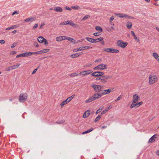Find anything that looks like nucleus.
I'll return each mask as SVG.
<instances>
[{
  "label": "nucleus",
  "instance_id": "obj_1",
  "mask_svg": "<svg viewBox=\"0 0 159 159\" xmlns=\"http://www.w3.org/2000/svg\"><path fill=\"white\" fill-rule=\"evenodd\" d=\"M157 77L156 75H150L149 77V84H152L157 81Z\"/></svg>",
  "mask_w": 159,
  "mask_h": 159
},
{
  "label": "nucleus",
  "instance_id": "obj_2",
  "mask_svg": "<svg viewBox=\"0 0 159 159\" xmlns=\"http://www.w3.org/2000/svg\"><path fill=\"white\" fill-rule=\"evenodd\" d=\"M112 77L109 75H103L101 77L100 82L102 84H105L108 82V79H111Z\"/></svg>",
  "mask_w": 159,
  "mask_h": 159
},
{
  "label": "nucleus",
  "instance_id": "obj_3",
  "mask_svg": "<svg viewBox=\"0 0 159 159\" xmlns=\"http://www.w3.org/2000/svg\"><path fill=\"white\" fill-rule=\"evenodd\" d=\"M92 87L93 88L94 90L97 92H100L103 88V86L97 84H93L92 85Z\"/></svg>",
  "mask_w": 159,
  "mask_h": 159
},
{
  "label": "nucleus",
  "instance_id": "obj_4",
  "mask_svg": "<svg viewBox=\"0 0 159 159\" xmlns=\"http://www.w3.org/2000/svg\"><path fill=\"white\" fill-rule=\"evenodd\" d=\"M27 95L26 93H21L19 97V100L20 102H23L26 100Z\"/></svg>",
  "mask_w": 159,
  "mask_h": 159
},
{
  "label": "nucleus",
  "instance_id": "obj_5",
  "mask_svg": "<svg viewBox=\"0 0 159 159\" xmlns=\"http://www.w3.org/2000/svg\"><path fill=\"white\" fill-rule=\"evenodd\" d=\"M117 46L122 48H125L128 45L127 42H124L121 40H118L116 43Z\"/></svg>",
  "mask_w": 159,
  "mask_h": 159
},
{
  "label": "nucleus",
  "instance_id": "obj_6",
  "mask_svg": "<svg viewBox=\"0 0 159 159\" xmlns=\"http://www.w3.org/2000/svg\"><path fill=\"white\" fill-rule=\"evenodd\" d=\"M92 48V47L90 46H86L85 47H82L78 48L75 49L73 50V51L74 52H76L77 51L83 50H84L87 49H91Z\"/></svg>",
  "mask_w": 159,
  "mask_h": 159
},
{
  "label": "nucleus",
  "instance_id": "obj_7",
  "mask_svg": "<svg viewBox=\"0 0 159 159\" xmlns=\"http://www.w3.org/2000/svg\"><path fill=\"white\" fill-rule=\"evenodd\" d=\"M91 75L93 76L101 77L104 75V73L102 72L97 71L93 73H92Z\"/></svg>",
  "mask_w": 159,
  "mask_h": 159
},
{
  "label": "nucleus",
  "instance_id": "obj_8",
  "mask_svg": "<svg viewBox=\"0 0 159 159\" xmlns=\"http://www.w3.org/2000/svg\"><path fill=\"white\" fill-rule=\"evenodd\" d=\"M115 90L114 88L109 89L107 90H102V95L108 94L110 93L111 92L114 91Z\"/></svg>",
  "mask_w": 159,
  "mask_h": 159
},
{
  "label": "nucleus",
  "instance_id": "obj_9",
  "mask_svg": "<svg viewBox=\"0 0 159 159\" xmlns=\"http://www.w3.org/2000/svg\"><path fill=\"white\" fill-rule=\"evenodd\" d=\"M117 15L119 16L121 18H131V19H133L134 17H131L130 16H129L128 15H127L126 14H122V13H119L117 14Z\"/></svg>",
  "mask_w": 159,
  "mask_h": 159
},
{
  "label": "nucleus",
  "instance_id": "obj_10",
  "mask_svg": "<svg viewBox=\"0 0 159 159\" xmlns=\"http://www.w3.org/2000/svg\"><path fill=\"white\" fill-rule=\"evenodd\" d=\"M140 98L139 97L138 94H135L133 96V100L134 102H136L139 101Z\"/></svg>",
  "mask_w": 159,
  "mask_h": 159
},
{
  "label": "nucleus",
  "instance_id": "obj_11",
  "mask_svg": "<svg viewBox=\"0 0 159 159\" xmlns=\"http://www.w3.org/2000/svg\"><path fill=\"white\" fill-rule=\"evenodd\" d=\"M158 135L157 134H155L153 136H152L149 139L148 143H152L154 141H155V139L157 138V137Z\"/></svg>",
  "mask_w": 159,
  "mask_h": 159
},
{
  "label": "nucleus",
  "instance_id": "obj_12",
  "mask_svg": "<svg viewBox=\"0 0 159 159\" xmlns=\"http://www.w3.org/2000/svg\"><path fill=\"white\" fill-rule=\"evenodd\" d=\"M92 72L93 71L91 70H88L80 72V74L83 73L82 75L84 76L86 75H89L90 73H92Z\"/></svg>",
  "mask_w": 159,
  "mask_h": 159
},
{
  "label": "nucleus",
  "instance_id": "obj_13",
  "mask_svg": "<svg viewBox=\"0 0 159 159\" xmlns=\"http://www.w3.org/2000/svg\"><path fill=\"white\" fill-rule=\"evenodd\" d=\"M102 93H98L94 94L93 95V96L94 97L95 100L97 99H98V98H99L100 97L102 96Z\"/></svg>",
  "mask_w": 159,
  "mask_h": 159
},
{
  "label": "nucleus",
  "instance_id": "obj_14",
  "mask_svg": "<svg viewBox=\"0 0 159 159\" xmlns=\"http://www.w3.org/2000/svg\"><path fill=\"white\" fill-rule=\"evenodd\" d=\"M152 56L159 63V56L158 54L156 52H154L152 53Z\"/></svg>",
  "mask_w": 159,
  "mask_h": 159
},
{
  "label": "nucleus",
  "instance_id": "obj_15",
  "mask_svg": "<svg viewBox=\"0 0 159 159\" xmlns=\"http://www.w3.org/2000/svg\"><path fill=\"white\" fill-rule=\"evenodd\" d=\"M90 114V111L89 110L86 111L83 114V118H86L89 116Z\"/></svg>",
  "mask_w": 159,
  "mask_h": 159
},
{
  "label": "nucleus",
  "instance_id": "obj_16",
  "mask_svg": "<svg viewBox=\"0 0 159 159\" xmlns=\"http://www.w3.org/2000/svg\"><path fill=\"white\" fill-rule=\"evenodd\" d=\"M100 70H103L107 69V65L106 64H101L99 65Z\"/></svg>",
  "mask_w": 159,
  "mask_h": 159
},
{
  "label": "nucleus",
  "instance_id": "obj_17",
  "mask_svg": "<svg viewBox=\"0 0 159 159\" xmlns=\"http://www.w3.org/2000/svg\"><path fill=\"white\" fill-rule=\"evenodd\" d=\"M45 39L42 36L39 37L38 38V41L40 43H42L43 42Z\"/></svg>",
  "mask_w": 159,
  "mask_h": 159
},
{
  "label": "nucleus",
  "instance_id": "obj_18",
  "mask_svg": "<svg viewBox=\"0 0 159 159\" xmlns=\"http://www.w3.org/2000/svg\"><path fill=\"white\" fill-rule=\"evenodd\" d=\"M54 10L58 12H61L63 11L62 9L60 7H55Z\"/></svg>",
  "mask_w": 159,
  "mask_h": 159
},
{
  "label": "nucleus",
  "instance_id": "obj_19",
  "mask_svg": "<svg viewBox=\"0 0 159 159\" xmlns=\"http://www.w3.org/2000/svg\"><path fill=\"white\" fill-rule=\"evenodd\" d=\"M86 40L89 42L92 43H95V40L94 39L89 37H86Z\"/></svg>",
  "mask_w": 159,
  "mask_h": 159
},
{
  "label": "nucleus",
  "instance_id": "obj_20",
  "mask_svg": "<svg viewBox=\"0 0 159 159\" xmlns=\"http://www.w3.org/2000/svg\"><path fill=\"white\" fill-rule=\"evenodd\" d=\"M35 20V19L32 17L29 18L25 19V22H29L30 21H33Z\"/></svg>",
  "mask_w": 159,
  "mask_h": 159
},
{
  "label": "nucleus",
  "instance_id": "obj_21",
  "mask_svg": "<svg viewBox=\"0 0 159 159\" xmlns=\"http://www.w3.org/2000/svg\"><path fill=\"white\" fill-rule=\"evenodd\" d=\"M20 64H17L16 65L10 66L11 69L12 70H14L20 66Z\"/></svg>",
  "mask_w": 159,
  "mask_h": 159
},
{
  "label": "nucleus",
  "instance_id": "obj_22",
  "mask_svg": "<svg viewBox=\"0 0 159 159\" xmlns=\"http://www.w3.org/2000/svg\"><path fill=\"white\" fill-rule=\"evenodd\" d=\"M95 100L93 95L88 100H86L85 102L86 103H88L92 102L93 101Z\"/></svg>",
  "mask_w": 159,
  "mask_h": 159
},
{
  "label": "nucleus",
  "instance_id": "obj_23",
  "mask_svg": "<svg viewBox=\"0 0 159 159\" xmlns=\"http://www.w3.org/2000/svg\"><path fill=\"white\" fill-rule=\"evenodd\" d=\"M111 108H112L111 106H110L109 107H107V109H105L104 110L102 111L101 112V114L102 115V114H105L107 111H108L109 110H110V109H111Z\"/></svg>",
  "mask_w": 159,
  "mask_h": 159
},
{
  "label": "nucleus",
  "instance_id": "obj_24",
  "mask_svg": "<svg viewBox=\"0 0 159 159\" xmlns=\"http://www.w3.org/2000/svg\"><path fill=\"white\" fill-rule=\"evenodd\" d=\"M33 55L32 52H25L23 53L24 57L30 56Z\"/></svg>",
  "mask_w": 159,
  "mask_h": 159
},
{
  "label": "nucleus",
  "instance_id": "obj_25",
  "mask_svg": "<svg viewBox=\"0 0 159 159\" xmlns=\"http://www.w3.org/2000/svg\"><path fill=\"white\" fill-rule=\"evenodd\" d=\"M126 26L129 29H130L131 28L132 26V23L131 22L128 21L126 23Z\"/></svg>",
  "mask_w": 159,
  "mask_h": 159
},
{
  "label": "nucleus",
  "instance_id": "obj_26",
  "mask_svg": "<svg viewBox=\"0 0 159 159\" xmlns=\"http://www.w3.org/2000/svg\"><path fill=\"white\" fill-rule=\"evenodd\" d=\"M112 48H106L103 50V51H105L107 52H111V53Z\"/></svg>",
  "mask_w": 159,
  "mask_h": 159
},
{
  "label": "nucleus",
  "instance_id": "obj_27",
  "mask_svg": "<svg viewBox=\"0 0 159 159\" xmlns=\"http://www.w3.org/2000/svg\"><path fill=\"white\" fill-rule=\"evenodd\" d=\"M103 38L102 37H100L96 39H95V43H96L100 41H101L103 40Z\"/></svg>",
  "mask_w": 159,
  "mask_h": 159
},
{
  "label": "nucleus",
  "instance_id": "obj_28",
  "mask_svg": "<svg viewBox=\"0 0 159 159\" xmlns=\"http://www.w3.org/2000/svg\"><path fill=\"white\" fill-rule=\"evenodd\" d=\"M101 116H102L101 115H98V116L95 118V119L94 120V122L96 123L101 118Z\"/></svg>",
  "mask_w": 159,
  "mask_h": 159
},
{
  "label": "nucleus",
  "instance_id": "obj_29",
  "mask_svg": "<svg viewBox=\"0 0 159 159\" xmlns=\"http://www.w3.org/2000/svg\"><path fill=\"white\" fill-rule=\"evenodd\" d=\"M93 129V128H91L90 129H89V130H88L87 131H86L84 132H83V133H82V134H86L87 133H89L91 131H92Z\"/></svg>",
  "mask_w": 159,
  "mask_h": 159
},
{
  "label": "nucleus",
  "instance_id": "obj_30",
  "mask_svg": "<svg viewBox=\"0 0 159 159\" xmlns=\"http://www.w3.org/2000/svg\"><path fill=\"white\" fill-rule=\"evenodd\" d=\"M67 103L66 102V101L65 100L63 101L60 104L61 107L62 108L65 105L67 104Z\"/></svg>",
  "mask_w": 159,
  "mask_h": 159
},
{
  "label": "nucleus",
  "instance_id": "obj_31",
  "mask_svg": "<svg viewBox=\"0 0 159 159\" xmlns=\"http://www.w3.org/2000/svg\"><path fill=\"white\" fill-rule=\"evenodd\" d=\"M69 20L66 21L61 23H60V25H69Z\"/></svg>",
  "mask_w": 159,
  "mask_h": 159
},
{
  "label": "nucleus",
  "instance_id": "obj_32",
  "mask_svg": "<svg viewBox=\"0 0 159 159\" xmlns=\"http://www.w3.org/2000/svg\"><path fill=\"white\" fill-rule=\"evenodd\" d=\"M56 41L58 42L61 41L63 40L62 39V36H60L57 37L56 39Z\"/></svg>",
  "mask_w": 159,
  "mask_h": 159
},
{
  "label": "nucleus",
  "instance_id": "obj_33",
  "mask_svg": "<svg viewBox=\"0 0 159 159\" xmlns=\"http://www.w3.org/2000/svg\"><path fill=\"white\" fill-rule=\"evenodd\" d=\"M78 74L76 73H72L70 75V76L71 77H74L76 76H78Z\"/></svg>",
  "mask_w": 159,
  "mask_h": 159
},
{
  "label": "nucleus",
  "instance_id": "obj_34",
  "mask_svg": "<svg viewBox=\"0 0 159 159\" xmlns=\"http://www.w3.org/2000/svg\"><path fill=\"white\" fill-rule=\"evenodd\" d=\"M136 102H134L133 101V102L130 106V108H132L135 106H137V104H136Z\"/></svg>",
  "mask_w": 159,
  "mask_h": 159
},
{
  "label": "nucleus",
  "instance_id": "obj_35",
  "mask_svg": "<svg viewBox=\"0 0 159 159\" xmlns=\"http://www.w3.org/2000/svg\"><path fill=\"white\" fill-rule=\"evenodd\" d=\"M119 52V51L118 50L112 48L111 53H117Z\"/></svg>",
  "mask_w": 159,
  "mask_h": 159
},
{
  "label": "nucleus",
  "instance_id": "obj_36",
  "mask_svg": "<svg viewBox=\"0 0 159 159\" xmlns=\"http://www.w3.org/2000/svg\"><path fill=\"white\" fill-rule=\"evenodd\" d=\"M41 51L42 53H45L46 52H48L49 51V49H44L42 50Z\"/></svg>",
  "mask_w": 159,
  "mask_h": 159
},
{
  "label": "nucleus",
  "instance_id": "obj_37",
  "mask_svg": "<svg viewBox=\"0 0 159 159\" xmlns=\"http://www.w3.org/2000/svg\"><path fill=\"white\" fill-rule=\"evenodd\" d=\"M103 107H102V108H100L98 109L95 112L96 114H98L99 112H100L103 109Z\"/></svg>",
  "mask_w": 159,
  "mask_h": 159
},
{
  "label": "nucleus",
  "instance_id": "obj_38",
  "mask_svg": "<svg viewBox=\"0 0 159 159\" xmlns=\"http://www.w3.org/2000/svg\"><path fill=\"white\" fill-rule=\"evenodd\" d=\"M95 29L96 30L98 31H101V32L102 31V29L100 27L98 26H96L95 28Z\"/></svg>",
  "mask_w": 159,
  "mask_h": 159
},
{
  "label": "nucleus",
  "instance_id": "obj_39",
  "mask_svg": "<svg viewBox=\"0 0 159 159\" xmlns=\"http://www.w3.org/2000/svg\"><path fill=\"white\" fill-rule=\"evenodd\" d=\"M90 17L89 15H87L84 16L82 19V20H84Z\"/></svg>",
  "mask_w": 159,
  "mask_h": 159
},
{
  "label": "nucleus",
  "instance_id": "obj_40",
  "mask_svg": "<svg viewBox=\"0 0 159 159\" xmlns=\"http://www.w3.org/2000/svg\"><path fill=\"white\" fill-rule=\"evenodd\" d=\"M18 27V26H17V25H13L11 26V27H9V28H10V30H11V29H14L15 28H17V27Z\"/></svg>",
  "mask_w": 159,
  "mask_h": 159
},
{
  "label": "nucleus",
  "instance_id": "obj_41",
  "mask_svg": "<svg viewBox=\"0 0 159 159\" xmlns=\"http://www.w3.org/2000/svg\"><path fill=\"white\" fill-rule=\"evenodd\" d=\"M71 8L77 10L79 8H80L79 7V6L77 5L75 6H72Z\"/></svg>",
  "mask_w": 159,
  "mask_h": 159
},
{
  "label": "nucleus",
  "instance_id": "obj_42",
  "mask_svg": "<svg viewBox=\"0 0 159 159\" xmlns=\"http://www.w3.org/2000/svg\"><path fill=\"white\" fill-rule=\"evenodd\" d=\"M32 53H33V55L34 54H40L42 53V52L40 50V51H39L36 52H32Z\"/></svg>",
  "mask_w": 159,
  "mask_h": 159
},
{
  "label": "nucleus",
  "instance_id": "obj_43",
  "mask_svg": "<svg viewBox=\"0 0 159 159\" xmlns=\"http://www.w3.org/2000/svg\"><path fill=\"white\" fill-rule=\"evenodd\" d=\"M93 70H100V67L99 65H98V66L95 67L93 68Z\"/></svg>",
  "mask_w": 159,
  "mask_h": 159
},
{
  "label": "nucleus",
  "instance_id": "obj_44",
  "mask_svg": "<svg viewBox=\"0 0 159 159\" xmlns=\"http://www.w3.org/2000/svg\"><path fill=\"white\" fill-rule=\"evenodd\" d=\"M70 57L72 58H75L78 57L76 53L71 55Z\"/></svg>",
  "mask_w": 159,
  "mask_h": 159
},
{
  "label": "nucleus",
  "instance_id": "obj_45",
  "mask_svg": "<svg viewBox=\"0 0 159 159\" xmlns=\"http://www.w3.org/2000/svg\"><path fill=\"white\" fill-rule=\"evenodd\" d=\"M69 25L73 26L74 23L72 20H69Z\"/></svg>",
  "mask_w": 159,
  "mask_h": 159
},
{
  "label": "nucleus",
  "instance_id": "obj_46",
  "mask_svg": "<svg viewBox=\"0 0 159 159\" xmlns=\"http://www.w3.org/2000/svg\"><path fill=\"white\" fill-rule=\"evenodd\" d=\"M143 102L142 101L138 103H136V104H137V107H138L139 106L143 104Z\"/></svg>",
  "mask_w": 159,
  "mask_h": 159
},
{
  "label": "nucleus",
  "instance_id": "obj_47",
  "mask_svg": "<svg viewBox=\"0 0 159 159\" xmlns=\"http://www.w3.org/2000/svg\"><path fill=\"white\" fill-rule=\"evenodd\" d=\"M72 26L76 28H78L79 27V26L78 25H77L75 23H74Z\"/></svg>",
  "mask_w": 159,
  "mask_h": 159
},
{
  "label": "nucleus",
  "instance_id": "obj_48",
  "mask_svg": "<svg viewBox=\"0 0 159 159\" xmlns=\"http://www.w3.org/2000/svg\"><path fill=\"white\" fill-rule=\"evenodd\" d=\"M17 44V43H13L11 45V48H14V47H15L16 46V45Z\"/></svg>",
  "mask_w": 159,
  "mask_h": 159
},
{
  "label": "nucleus",
  "instance_id": "obj_49",
  "mask_svg": "<svg viewBox=\"0 0 159 159\" xmlns=\"http://www.w3.org/2000/svg\"><path fill=\"white\" fill-rule=\"evenodd\" d=\"M121 96H119L118 98L115 100L116 102H117L118 100H120L121 98Z\"/></svg>",
  "mask_w": 159,
  "mask_h": 159
},
{
  "label": "nucleus",
  "instance_id": "obj_50",
  "mask_svg": "<svg viewBox=\"0 0 159 159\" xmlns=\"http://www.w3.org/2000/svg\"><path fill=\"white\" fill-rule=\"evenodd\" d=\"M67 40L71 42H73V41L74 40V39L70 37H68Z\"/></svg>",
  "mask_w": 159,
  "mask_h": 159
},
{
  "label": "nucleus",
  "instance_id": "obj_51",
  "mask_svg": "<svg viewBox=\"0 0 159 159\" xmlns=\"http://www.w3.org/2000/svg\"><path fill=\"white\" fill-rule=\"evenodd\" d=\"M34 45L36 47H39V45L37 42H35L34 44Z\"/></svg>",
  "mask_w": 159,
  "mask_h": 159
},
{
  "label": "nucleus",
  "instance_id": "obj_52",
  "mask_svg": "<svg viewBox=\"0 0 159 159\" xmlns=\"http://www.w3.org/2000/svg\"><path fill=\"white\" fill-rule=\"evenodd\" d=\"M38 24H35V25L33 26V29H35V28H37L38 26Z\"/></svg>",
  "mask_w": 159,
  "mask_h": 159
},
{
  "label": "nucleus",
  "instance_id": "obj_53",
  "mask_svg": "<svg viewBox=\"0 0 159 159\" xmlns=\"http://www.w3.org/2000/svg\"><path fill=\"white\" fill-rule=\"evenodd\" d=\"M83 52H80L77 53H76L78 57L80 56L83 54Z\"/></svg>",
  "mask_w": 159,
  "mask_h": 159
},
{
  "label": "nucleus",
  "instance_id": "obj_54",
  "mask_svg": "<svg viewBox=\"0 0 159 159\" xmlns=\"http://www.w3.org/2000/svg\"><path fill=\"white\" fill-rule=\"evenodd\" d=\"M16 52H15V51H12L10 53V55L15 54H16Z\"/></svg>",
  "mask_w": 159,
  "mask_h": 159
},
{
  "label": "nucleus",
  "instance_id": "obj_55",
  "mask_svg": "<svg viewBox=\"0 0 159 159\" xmlns=\"http://www.w3.org/2000/svg\"><path fill=\"white\" fill-rule=\"evenodd\" d=\"M114 17L113 16H111L110 18V21L111 22L114 19Z\"/></svg>",
  "mask_w": 159,
  "mask_h": 159
},
{
  "label": "nucleus",
  "instance_id": "obj_56",
  "mask_svg": "<svg viewBox=\"0 0 159 159\" xmlns=\"http://www.w3.org/2000/svg\"><path fill=\"white\" fill-rule=\"evenodd\" d=\"M62 39H63V40H65V39H67V40L68 37L63 36H62Z\"/></svg>",
  "mask_w": 159,
  "mask_h": 159
},
{
  "label": "nucleus",
  "instance_id": "obj_57",
  "mask_svg": "<svg viewBox=\"0 0 159 159\" xmlns=\"http://www.w3.org/2000/svg\"><path fill=\"white\" fill-rule=\"evenodd\" d=\"M0 43L3 44L5 43V41L3 40H0Z\"/></svg>",
  "mask_w": 159,
  "mask_h": 159
},
{
  "label": "nucleus",
  "instance_id": "obj_58",
  "mask_svg": "<svg viewBox=\"0 0 159 159\" xmlns=\"http://www.w3.org/2000/svg\"><path fill=\"white\" fill-rule=\"evenodd\" d=\"M18 11H14L12 14V15H15V14H18Z\"/></svg>",
  "mask_w": 159,
  "mask_h": 159
},
{
  "label": "nucleus",
  "instance_id": "obj_59",
  "mask_svg": "<svg viewBox=\"0 0 159 159\" xmlns=\"http://www.w3.org/2000/svg\"><path fill=\"white\" fill-rule=\"evenodd\" d=\"M66 101V102L68 103V102H69L70 100V99H69V98H67L65 100Z\"/></svg>",
  "mask_w": 159,
  "mask_h": 159
},
{
  "label": "nucleus",
  "instance_id": "obj_60",
  "mask_svg": "<svg viewBox=\"0 0 159 159\" xmlns=\"http://www.w3.org/2000/svg\"><path fill=\"white\" fill-rule=\"evenodd\" d=\"M43 42H44V44L45 45H48V42L45 39V40H44Z\"/></svg>",
  "mask_w": 159,
  "mask_h": 159
},
{
  "label": "nucleus",
  "instance_id": "obj_61",
  "mask_svg": "<svg viewBox=\"0 0 159 159\" xmlns=\"http://www.w3.org/2000/svg\"><path fill=\"white\" fill-rule=\"evenodd\" d=\"M74 96H75L74 95H73L69 97V99H70V100L71 101L74 98Z\"/></svg>",
  "mask_w": 159,
  "mask_h": 159
},
{
  "label": "nucleus",
  "instance_id": "obj_62",
  "mask_svg": "<svg viewBox=\"0 0 159 159\" xmlns=\"http://www.w3.org/2000/svg\"><path fill=\"white\" fill-rule=\"evenodd\" d=\"M11 70V68L10 66L8 68H7L6 69V70L8 71H10Z\"/></svg>",
  "mask_w": 159,
  "mask_h": 159
},
{
  "label": "nucleus",
  "instance_id": "obj_63",
  "mask_svg": "<svg viewBox=\"0 0 159 159\" xmlns=\"http://www.w3.org/2000/svg\"><path fill=\"white\" fill-rule=\"evenodd\" d=\"M65 8L66 10H68L70 11L71 10V9L68 7H66Z\"/></svg>",
  "mask_w": 159,
  "mask_h": 159
},
{
  "label": "nucleus",
  "instance_id": "obj_64",
  "mask_svg": "<svg viewBox=\"0 0 159 159\" xmlns=\"http://www.w3.org/2000/svg\"><path fill=\"white\" fill-rule=\"evenodd\" d=\"M37 69H35L32 72V74H34L36 72V71H37Z\"/></svg>",
  "mask_w": 159,
  "mask_h": 159
}]
</instances>
